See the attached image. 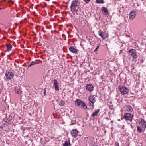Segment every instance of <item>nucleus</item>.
<instances>
[{
    "label": "nucleus",
    "mask_w": 146,
    "mask_h": 146,
    "mask_svg": "<svg viewBox=\"0 0 146 146\" xmlns=\"http://www.w3.org/2000/svg\"><path fill=\"white\" fill-rule=\"evenodd\" d=\"M7 1L9 3H11L12 4H14V1L12 0H8Z\"/></svg>",
    "instance_id": "27"
},
{
    "label": "nucleus",
    "mask_w": 146,
    "mask_h": 146,
    "mask_svg": "<svg viewBox=\"0 0 146 146\" xmlns=\"http://www.w3.org/2000/svg\"><path fill=\"white\" fill-rule=\"evenodd\" d=\"M32 66L31 64H29L28 66V67H29Z\"/></svg>",
    "instance_id": "31"
},
{
    "label": "nucleus",
    "mask_w": 146,
    "mask_h": 146,
    "mask_svg": "<svg viewBox=\"0 0 146 146\" xmlns=\"http://www.w3.org/2000/svg\"><path fill=\"white\" fill-rule=\"evenodd\" d=\"M70 51L71 52L74 53H77L78 50L73 47L71 46L69 48Z\"/></svg>",
    "instance_id": "14"
},
{
    "label": "nucleus",
    "mask_w": 146,
    "mask_h": 146,
    "mask_svg": "<svg viewBox=\"0 0 146 146\" xmlns=\"http://www.w3.org/2000/svg\"><path fill=\"white\" fill-rule=\"evenodd\" d=\"M14 76V74L12 72H6L5 73V76L7 79L10 80L12 79Z\"/></svg>",
    "instance_id": "4"
},
{
    "label": "nucleus",
    "mask_w": 146,
    "mask_h": 146,
    "mask_svg": "<svg viewBox=\"0 0 146 146\" xmlns=\"http://www.w3.org/2000/svg\"><path fill=\"white\" fill-rule=\"evenodd\" d=\"M44 95H45L46 93V91H45V90H44Z\"/></svg>",
    "instance_id": "32"
},
{
    "label": "nucleus",
    "mask_w": 146,
    "mask_h": 146,
    "mask_svg": "<svg viewBox=\"0 0 146 146\" xmlns=\"http://www.w3.org/2000/svg\"><path fill=\"white\" fill-rule=\"evenodd\" d=\"M119 143H115V146H119Z\"/></svg>",
    "instance_id": "30"
},
{
    "label": "nucleus",
    "mask_w": 146,
    "mask_h": 146,
    "mask_svg": "<svg viewBox=\"0 0 146 146\" xmlns=\"http://www.w3.org/2000/svg\"><path fill=\"white\" fill-rule=\"evenodd\" d=\"M79 132L76 129H73L71 131L70 133L73 137L76 138L78 136Z\"/></svg>",
    "instance_id": "9"
},
{
    "label": "nucleus",
    "mask_w": 146,
    "mask_h": 146,
    "mask_svg": "<svg viewBox=\"0 0 146 146\" xmlns=\"http://www.w3.org/2000/svg\"><path fill=\"white\" fill-rule=\"evenodd\" d=\"M75 102L77 106H81L84 102L80 99H77L75 100Z\"/></svg>",
    "instance_id": "13"
},
{
    "label": "nucleus",
    "mask_w": 146,
    "mask_h": 146,
    "mask_svg": "<svg viewBox=\"0 0 146 146\" xmlns=\"http://www.w3.org/2000/svg\"><path fill=\"white\" fill-rule=\"evenodd\" d=\"M145 129H143L141 128L140 127L137 126V131L140 133H143Z\"/></svg>",
    "instance_id": "18"
},
{
    "label": "nucleus",
    "mask_w": 146,
    "mask_h": 146,
    "mask_svg": "<svg viewBox=\"0 0 146 146\" xmlns=\"http://www.w3.org/2000/svg\"><path fill=\"white\" fill-rule=\"evenodd\" d=\"M4 121L6 123H10L12 121V119H4Z\"/></svg>",
    "instance_id": "22"
},
{
    "label": "nucleus",
    "mask_w": 146,
    "mask_h": 146,
    "mask_svg": "<svg viewBox=\"0 0 146 146\" xmlns=\"http://www.w3.org/2000/svg\"><path fill=\"white\" fill-rule=\"evenodd\" d=\"M5 9V8H0V10Z\"/></svg>",
    "instance_id": "33"
},
{
    "label": "nucleus",
    "mask_w": 146,
    "mask_h": 146,
    "mask_svg": "<svg viewBox=\"0 0 146 146\" xmlns=\"http://www.w3.org/2000/svg\"><path fill=\"white\" fill-rule=\"evenodd\" d=\"M80 2L78 0H73L71 3L70 6L71 11L73 14H75L79 11Z\"/></svg>",
    "instance_id": "1"
},
{
    "label": "nucleus",
    "mask_w": 146,
    "mask_h": 146,
    "mask_svg": "<svg viewBox=\"0 0 146 146\" xmlns=\"http://www.w3.org/2000/svg\"><path fill=\"white\" fill-rule=\"evenodd\" d=\"M62 144L63 146H71V145L70 142L69 141H65Z\"/></svg>",
    "instance_id": "17"
},
{
    "label": "nucleus",
    "mask_w": 146,
    "mask_h": 146,
    "mask_svg": "<svg viewBox=\"0 0 146 146\" xmlns=\"http://www.w3.org/2000/svg\"><path fill=\"white\" fill-rule=\"evenodd\" d=\"M93 146H98L97 145H93Z\"/></svg>",
    "instance_id": "34"
},
{
    "label": "nucleus",
    "mask_w": 146,
    "mask_h": 146,
    "mask_svg": "<svg viewBox=\"0 0 146 146\" xmlns=\"http://www.w3.org/2000/svg\"><path fill=\"white\" fill-rule=\"evenodd\" d=\"M82 107L85 110H86L87 109V107L86 104L84 102H83L82 104Z\"/></svg>",
    "instance_id": "24"
},
{
    "label": "nucleus",
    "mask_w": 146,
    "mask_h": 146,
    "mask_svg": "<svg viewBox=\"0 0 146 146\" xmlns=\"http://www.w3.org/2000/svg\"><path fill=\"white\" fill-rule=\"evenodd\" d=\"M101 11L102 13L105 15H107L108 11L107 9L104 7H102L101 8Z\"/></svg>",
    "instance_id": "12"
},
{
    "label": "nucleus",
    "mask_w": 146,
    "mask_h": 146,
    "mask_svg": "<svg viewBox=\"0 0 146 146\" xmlns=\"http://www.w3.org/2000/svg\"><path fill=\"white\" fill-rule=\"evenodd\" d=\"M44 32H45V31H43Z\"/></svg>",
    "instance_id": "35"
},
{
    "label": "nucleus",
    "mask_w": 146,
    "mask_h": 146,
    "mask_svg": "<svg viewBox=\"0 0 146 146\" xmlns=\"http://www.w3.org/2000/svg\"><path fill=\"white\" fill-rule=\"evenodd\" d=\"M100 44H98L97 46V47L95 49V50L94 51V52H96V51H97L98 50V49L99 47L100 46Z\"/></svg>",
    "instance_id": "26"
},
{
    "label": "nucleus",
    "mask_w": 146,
    "mask_h": 146,
    "mask_svg": "<svg viewBox=\"0 0 146 146\" xmlns=\"http://www.w3.org/2000/svg\"><path fill=\"white\" fill-rule=\"evenodd\" d=\"M86 89L90 92L92 91L94 89L93 86L91 84H87L86 86Z\"/></svg>",
    "instance_id": "10"
},
{
    "label": "nucleus",
    "mask_w": 146,
    "mask_h": 146,
    "mask_svg": "<svg viewBox=\"0 0 146 146\" xmlns=\"http://www.w3.org/2000/svg\"><path fill=\"white\" fill-rule=\"evenodd\" d=\"M133 116V115L132 114L126 113L124 114L123 118L127 121H131Z\"/></svg>",
    "instance_id": "5"
},
{
    "label": "nucleus",
    "mask_w": 146,
    "mask_h": 146,
    "mask_svg": "<svg viewBox=\"0 0 146 146\" xmlns=\"http://www.w3.org/2000/svg\"><path fill=\"white\" fill-rule=\"evenodd\" d=\"M53 86L54 87L56 91H59V88L57 80L56 79H54L53 80Z\"/></svg>",
    "instance_id": "11"
},
{
    "label": "nucleus",
    "mask_w": 146,
    "mask_h": 146,
    "mask_svg": "<svg viewBox=\"0 0 146 146\" xmlns=\"http://www.w3.org/2000/svg\"><path fill=\"white\" fill-rule=\"evenodd\" d=\"M118 89L122 95H125L129 92L128 89L126 87L123 86H120L118 87Z\"/></svg>",
    "instance_id": "2"
},
{
    "label": "nucleus",
    "mask_w": 146,
    "mask_h": 146,
    "mask_svg": "<svg viewBox=\"0 0 146 146\" xmlns=\"http://www.w3.org/2000/svg\"><path fill=\"white\" fill-rule=\"evenodd\" d=\"M15 92L17 94L21 95V90L19 89H15Z\"/></svg>",
    "instance_id": "21"
},
{
    "label": "nucleus",
    "mask_w": 146,
    "mask_h": 146,
    "mask_svg": "<svg viewBox=\"0 0 146 146\" xmlns=\"http://www.w3.org/2000/svg\"><path fill=\"white\" fill-rule=\"evenodd\" d=\"M107 119H108V118H107Z\"/></svg>",
    "instance_id": "36"
},
{
    "label": "nucleus",
    "mask_w": 146,
    "mask_h": 146,
    "mask_svg": "<svg viewBox=\"0 0 146 146\" xmlns=\"http://www.w3.org/2000/svg\"><path fill=\"white\" fill-rule=\"evenodd\" d=\"M96 98L92 95H90L89 96L88 100L90 105L93 108L94 106V104L96 102Z\"/></svg>",
    "instance_id": "3"
},
{
    "label": "nucleus",
    "mask_w": 146,
    "mask_h": 146,
    "mask_svg": "<svg viewBox=\"0 0 146 146\" xmlns=\"http://www.w3.org/2000/svg\"><path fill=\"white\" fill-rule=\"evenodd\" d=\"M96 2L97 3L103 4L104 3L103 0H96Z\"/></svg>",
    "instance_id": "25"
},
{
    "label": "nucleus",
    "mask_w": 146,
    "mask_h": 146,
    "mask_svg": "<svg viewBox=\"0 0 146 146\" xmlns=\"http://www.w3.org/2000/svg\"><path fill=\"white\" fill-rule=\"evenodd\" d=\"M126 110L129 112H131L133 111V108H132L131 106L130 105H127L126 106Z\"/></svg>",
    "instance_id": "19"
},
{
    "label": "nucleus",
    "mask_w": 146,
    "mask_h": 146,
    "mask_svg": "<svg viewBox=\"0 0 146 146\" xmlns=\"http://www.w3.org/2000/svg\"><path fill=\"white\" fill-rule=\"evenodd\" d=\"M128 52L133 57V59H136L137 55L135 50L134 49H130L129 50Z\"/></svg>",
    "instance_id": "6"
},
{
    "label": "nucleus",
    "mask_w": 146,
    "mask_h": 146,
    "mask_svg": "<svg viewBox=\"0 0 146 146\" xmlns=\"http://www.w3.org/2000/svg\"><path fill=\"white\" fill-rule=\"evenodd\" d=\"M30 64H31L32 65H33L36 64L37 63L35 62L34 61H32L31 62V63Z\"/></svg>",
    "instance_id": "29"
},
{
    "label": "nucleus",
    "mask_w": 146,
    "mask_h": 146,
    "mask_svg": "<svg viewBox=\"0 0 146 146\" xmlns=\"http://www.w3.org/2000/svg\"><path fill=\"white\" fill-rule=\"evenodd\" d=\"M99 35L103 39H105L108 36V33H106L105 32H102L101 30L98 31Z\"/></svg>",
    "instance_id": "7"
},
{
    "label": "nucleus",
    "mask_w": 146,
    "mask_h": 146,
    "mask_svg": "<svg viewBox=\"0 0 146 146\" xmlns=\"http://www.w3.org/2000/svg\"><path fill=\"white\" fill-rule=\"evenodd\" d=\"M135 13L133 11H131L129 14V19H132L135 17Z\"/></svg>",
    "instance_id": "16"
},
{
    "label": "nucleus",
    "mask_w": 146,
    "mask_h": 146,
    "mask_svg": "<svg viewBox=\"0 0 146 146\" xmlns=\"http://www.w3.org/2000/svg\"><path fill=\"white\" fill-rule=\"evenodd\" d=\"M86 3H88L91 0H83Z\"/></svg>",
    "instance_id": "28"
},
{
    "label": "nucleus",
    "mask_w": 146,
    "mask_h": 146,
    "mask_svg": "<svg viewBox=\"0 0 146 146\" xmlns=\"http://www.w3.org/2000/svg\"><path fill=\"white\" fill-rule=\"evenodd\" d=\"M7 48V51L8 52L10 51L12 48V46L10 44H7L6 45Z\"/></svg>",
    "instance_id": "15"
},
{
    "label": "nucleus",
    "mask_w": 146,
    "mask_h": 146,
    "mask_svg": "<svg viewBox=\"0 0 146 146\" xmlns=\"http://www.w3.org/2000/svg\"><path fill=\"white\" fill-rule=\"evenodd\" d=\"M140 126L143 129L146 128V122L143 119H141L139 122Z\"/></svg>",
    "instance_id": "8"
},
{
    "label": "nucleus",
    "mask_w": 146,
    "mask_h": 146,
    "mask_svg": "<svg viewBox=\"0 0 146 146\" xmlns=\"http://www.w3.org/2000/svg\"><path fill=\"white\" fill-rule=\"evenodd\" d=\"M64 104H65L64 101L63 100H60L58 102V104L61 106H63V105H64Z\"/></svg>",
    "instance_id": "23"
},
{
    "label": "nucleus",
    "mask_w": 146,
    "mask_h": 146,
    "mask_svg": "<svg viewBox=\"0 0 146 146\" xmlns=\"http://www.w3.org/2000/svg\"><path fill=\"white\" fill-rule=\"evenodd\" d=\"M100 110V109H98L96 110L94 112L92 113V116L93 117L97 116Z\"/></svg>",
    "instance_id": "20"
}]
</instances>
